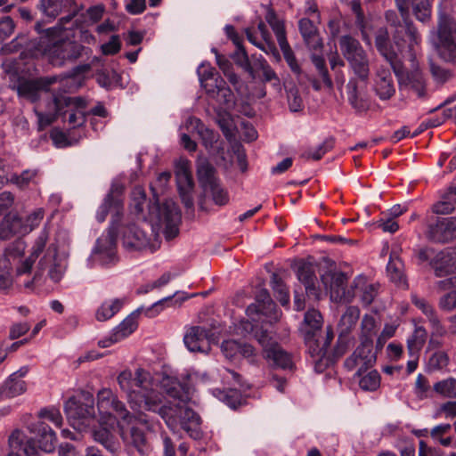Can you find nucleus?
Returning <instances> with one entry per match:
<instances>
[{"instance_id": "3", "label": "nucleus", "mask_w": 456, "mask_h": 456, "mask_svg": "<svg viewBox=\"0 0 456 456\" xmlns=\"http://www.w3.org/2000/svg\"><path fill=\"white\" fill-rule=\"evenodd\" d=\"M339 46L352 72L346 85L348 101L354 108H360L369 84L370 61L360 42L350 36L341 37Z\"/></svg>"}, {"instance_id": "40", "label": "nucleus", "mask_w": 456, "mask_h": 456, "mask_svg": "<svg viewBox=\"0 0 456 456\" xmlns=\"http://www.w3.org/2000/svg\"><path fill=\"white\" fill-rule=\"evenodd\" d=\"M215 94L209 95L210 97L216 98V101L224 106V108L229 109L234 103V95L232 90L226 86L225 81L220 77L217 76L215 79Z\"/></svg>"}, {"instance_id": "30", "label": "nucleus", "mask_w": 456, "mask_h": 456, "mask_svg": "<svg viewBox=\"0 0 456 456\" xmlns=\"http://www.w3.org/2000/svg\"><path fill=\"white\" fill-rule=\"evenodd\" d=\"M28 372V367H21L19 370L10 375L1 387L4 396L12 398L23 394L27 390V385L22 379Z\"/></svg>"}, {"instance_id": "28", "label": "nucleus", "mask_w": 456, "mask_h": 456, "mask_svg": "<svg viewBox=\"0 0 456 456\" xmlns=\"http://www.w3.org/2000/svg\"><path fill=\"white\" fill-rule=\"evenodd\" d=\"M9 446L11 452L8 456H20L21 452L27 456H35L37 453L34 442L20 429L14 430L9 436Z\"/></svg>"}, {"instance_id": "38", "label": "nucleus", "mask_w": 456, "mask_h": 456, "mask_svg": "<svg viewBox=\"0 0 456 456\" xmlns=\"http://www.w3.org/2000/svg\"><path fill=\"white\" fill-rule=\"evenodd\" d=\"M403 268L404 265L401 258L392 253L387 265V275L390 280L398 286L406 287L407 283Z\"/></svg>"}, {"instance_id": "60", "label": "nucleus", "mask_w": 456, "mask_h": 456, "mask_svg": "<svg viewBox=\"0 0 456 456\" xmlns=\"http://www.w3.org/2000/svg\"><path fill=\"white\" fill-rule=\"evenodd\" d=\"M45 216V211L43 208H37L34 210L30 215H28L26 218V224L24 227V231L31 232L33 229L37 227Z\"/></svg>"}, {"instance_id": "53", "label": "nucleus", "mask_w": 456, "mask_h": 456, "mask_svg": "<svg viewBox=\"0 0 456 456\" xmlns=\"http://www.w3.org/2000/svg\"><path fill=\"white\" fill-rule=\"evenodd\" d=\"M217 397L233 409L242 403L241 394L237 389H230L229 391L218 390Z\"/></svg>"}, {"instance_id": "46", "label": "nucleus", "mask_w": 456, "mask_h": 456, "mask_svg": "<svg viewBox=\"0 0 456 456\" xmlns=\"http://www.w3.org/2000/svg\"><path fill=\"white\" fill-rule=\"evenodd\" d=\"M100 429L94 430L93 433L94 439L102 444L108 451L114 453L118 450V444L116 443L113 436L108 429L107 425Z\"/></svg>"}, {"instance_id": "41", "label": "nucleus", "mask_w": 456, "mask_h": 456, "mask_svg": "<svg viewBox=\"0 0 456 456\" xmlns=\"http://www.w3.org/2000/svg\"><path fill=\"white\" fill-rule=\"evenodd\" d=\"M125 304V299L114 298L104 301L97 309L95 317L99 322H105L112 318L120 311Z\"/></svg>"}, {"instance_id": "64", "label": "nucleus", "mask_w": 456, "mask_h": 456, "mask_svg": "<svg viewBox=\"0 0 456 456\" xmlns=\"http://www.w3.org/2000/svg\"><path fill=\"white\" fill-rule=\"evenodd\" d=\"M439 307L448 312L456 308V289L444 295L439 299Z\"/></svg>"}, {"instance_id": "33", "label": "nucleus", "mask_w": 456, "mask_h": 456, "mask_svg": "<svg viewBox=\"0 0 456 456\" xmlns=\"http://www.w3.org/2000/svg\"><path fill=\"white\" fill-rule=\"evenodd\" d=\"M47 238V233L45 231L40 233L32 248V252L30 256L23 262H21L20 265L17 267L16 275L18 278H20L25 274L30 273L34 262L38 257L39 254L42 253L43 249L45 247Z\"/></svg>"}, {"instance_id": "24", "label": "nucleus", "mask_w": 456, "mask_h": 456, "mask_svg": "<svg viewBox=\"0 0 456 456\" xmlns=\"http://www.w3.org/2000/svg\"><path fill=\"white\" fill-rule=\"evenodd\" d=\"M137 423L149 428L148 419L147 424L142 423L138 419H134L132 423H127L128 425H131L128 430H125L124 428H122L121 435L126 444L134 447L140 454L147 455L151 452V445L144 431L135 425Z\"/></svg>"}, {"instance_id": "7", "label": "nucleus", "mask_w": 456, "mask_h": 456, "mask_svg": "<svg viewBox=\"0 0 456 456\" xmlns=\"http://www.w3.org/2000/svg\"><path fill=\"white\" fill-rule=\"evenodd\" d=\"M172 298L173 297H167L153 303L150 307H139L115 327L108 337L99 340V346L102 348L109 347L125 339L137 329V316L141 313H144V314L150 318L155 317L164 309V305L171 301Z\"/></svg>"}, {"instance_id": "36", "label": "nucleus", "mask_w": 456, "mask_h": 456, "mask_svg": "<svg viewBox=\"0 0 456 456\" xmlns=\"http://www.w3.org/2000/svg\"><path fill=\"white\" fill-rule=\"evenodd\" d=\"M299 30L306 45L314 50L322 47V40L317 34V28L314 22L307 18L299 20Z\"/></svg>"}, {"instance_id": "4", "label": "nucleus", "mask_w": 456, "mask_h": 456, "mask_svg": "<svg viewBox=\"0 0 456 456\" xmlns=\"http://www.w3.org/2000/svg\"><path fill=\"white\" fill-rule=\"evenodd\" d=\"M31 55L35 58L45 56L54 66H62L68 61H74L82 55L86 48L61 36V28H47L38 40L30 46Z\"/></svg>"}, {"instance_id": "14", "label": "nucleus", "mask_w": 456, "mask_h": 456, "mask_svg": "<svg viewBox=\"0 0 456 456\" xmlns=\"http://www.w3.org/2000/svg\"><path fill=\"white\" fill-rule=\"evenodd\" d=\"M255 338L262 346L265 357L273 365L281 369H291L293 362L290 355L281 348L266 330L256 331Z\"/></svg>"}, {"instance_id": "5", "label": "nucleus", "mask_w": 456, "mask_h": 456, "mask_svg": "<svg viewBox=\"0 0 456 456\" xmlns=\"http://www.w3.org/2000/svg\"><path fill=\"white\" fill-rule=\"evenodd\" d=\"M430 41L444 61H456V17L446 6H439L437 30H431Z\"/></svg>"}, {"instance_id": "51", "label": "nucleus", "mask_w": 456, "mask_h": 456, "mask_svg": "<svg viewBox=\"0 0 456 456\" xmlns=\"http://www.w3.org/2000/svg\"><path fill=\"white\" fill-rule=\"evenodd\" d=\"M203 191L205 194L210 195L215 204L218 206L226 205L229 201L228 193L222 188L219 182H216L212 186H209Z\"/></svg>"}, {"instance_id": "45", "label": "nucleus", "mask_w": 456, "mask_h": 456, "mask_svg": "<svg viewBox=\"0 0 456 456\" xmlns=\"http://www.w3.org/2000/svg\"><path fill=\"white\" fill-rule=\"evenodd\" d=\"M376 47L381 55L390 63L391 67L396 65V52L388 46L387 33L380 32L376 37Z\"/></svg>"}, {"instance_id": "62", "label": "nucleus", "mask_w": 456, "mask_h": 456, "mask_svg": "<svg viewBox=\"0 0 456 456\" xmlns=\"http://www.w3.org/2000/svg\"><path fill=\"white\" fill-rule=\"evenodd\" d=\"M54 112H47L44 113L42 111H39L37 110H35V113L37 117V122H38V129L44 130L45 127L50 126L59 116L56 112V109L54 108Z\"/></svg>"}, {"instance_id": "52", "label": "nucleus", "mask_w": 456, "mask_h": 456, "mask_svg": "<svg viewBox=\"0 0 456 456\" xmlns=\"http://www.w3.org/2000/svg\"><path fill=\"white\" fill-rule=\"evenodd\" d=\"M434 390L444 397H456V379H447L434 385Z\"/></svg>"}, {"instance_id": "27", "label": "nucleus", "mask_w": 456, "mask_h": 456, "mask_svg": "<svg viewBox=\"0 0 456 456\" xmlns=\"http://www.w3.org/2000/svg\"><path fill=\"white\" fill-rule=\"evenodd\" d=\"M373 90L381 101L390 100L395 95V86L388 68L380 66L377 69L373 78Z\"/></svg>"}, {"instance_id": "20", "label": "nucleus", "mask_w": 456, "mask_h": 456, "mask_svg": "<svg viewBox=\"0 0 456 456\" xmlns=\"http://www.w3.org/2000/svg\"><path fill=\"white\" fill-rule=\"evenodd\" d=\"M427 238L438 243H446L456 239V217H439L429 224L426 232Z\"/></svg>"}, {"instance_id": "15", "label": "nucleus", "mask_w": 456, "mask_h": 456, "mask_svg": "<svg viewBox=\"0 0 456 456\" xmlns=\"http://www.w3.org/2000/svg\"><path fill=\"white\" fill-rule=\"evenodd\" d=\"M398 80L402 94H411L419 98L426 95V80L419 69L403 71L397 65L392 68Z\"/></svg>"}, {"instance_id": "50", "label": "nucleus", "mask_w": 456, "mask_h": 456, "mask_svg": "<svg viewBox=\"0 0 456 456\" xmlns=\"http://www.w3.org/2000/svg\"><path fill=\"white\" fill-rule=\"evenodd\" d=\"M413 12L417 20L421 22L428 20L431 17V4L428 0H411Z\"/></svg>"}, {"instance_id": "48", "label": "nucleus", "mask_w": 456, "mask_h": 456, "mask_svg": "<svg viewBox=\"0 0 456 456\" xmlns=\"http://www.w3.org/2000/svg\"><path fill=\"white\" fill-rule=\"evenodd\" d=\"M146 205V194L142 187H135L132 191L131 212L139 216L142 215L144 206Z\"/></svg>"}, {"instance_id": "9", "label": "nucleus", "mask_w": 456, "mask_h": 456, "mask_svg": "<svg viewBox=\"0 0 456 456\" xmlns=\"http://www.w3.org/2000/svg\"><path fill=\"white\" fill-rule=\"evenodd\" d=\"M53 105L57 114L64 123H68L69 128L78 127L85 123L86 101L83 98L54 94Z\"/></svg>"}, {"instance_id": "22", "label": "nucleus", "mask_w": 456, "mask_h": 456, "mask_svg": "<svg viewBox=\"0 0 456 456\" xmlns=\"http://www.w3.org/2000/svg\"><path fill=\"white\" fill-rule=\"evenodd\" d=\"M211 331L204 327H188L183 342L191 352L208 353L210 351Z\"/></svg>"}, {"instance_id": "47", "label": "nucleus", "mask_w": 456, "mask_h": 456, "mask_svg": "<svg viewBox=\"0 0 456 456\" xmlns=\"http://www.w3.org/2000/svg\"><path fill=\"white\" fill-rule=\"evenodd\" d=\"M271 286L275 297L280 301V303L282 305H288L289 303V294L288 288L283 283L281 279L275 273L272 276Z\"/></svg>"}, {"instance_id": "44", "label": "nucleus", "mask_w": 456, "mask_h": 456, "mask_svg": "<svg viewBox=\"0 0 456 456\" xmlns=\"http://www.w3.org/2000/svg\"><path fill=\"white\" fill-rule=\"evenodd\" d=\"M360 317V310L357 306H349L343 314L338 323L341 334L349 333L355 326Z\"/></svg>"}, {"instance_id": "2", "label": "nucleus", "mask_w": 456, "mask_h": 456, "mask_svg": "<svg viewBox=\"0 0 456 456\" xmlns=\"http://www.w3.org/2000/svg\"><path fill=\"white\" fill-rule=\"evenodd\" d=\"M3 68L8 76L10 86L17 92L20 98L35 102L38 100L41 91L49 90L54 84H59V89L63 92H73L80 85L77 83V76L90 69L89 65L77 66L73 72L65 76H52L37 79L28 78L20 72L19 63L12 59H7L3 63Z\"/></svg>"}, {"instance_id": "39", "label": "nucleus", "mask_w": 456, "mask_h": 456, "mask_svg": "<svg viewBox=\"0 0 456 456\" xmlns=\"http://www.w3.org/2000/svg\"><path fill=\"white\" fill-rule=\"evenodd\" d=\"M197 174L199 182L203 190L219 182L216 177V170L213 166L205 159H199L197 162Z\"/></svg>"}, {"instance_id": "58", "label": "nucleus", "mask_w": 456, "mask_h": 456, "mask_svg": "<svg viewBox=\"0 0 456 456\" xmlns=\"http://www.w3.org/2000/svg\"><path fill=\"white\" fill-rule=\"evenodd\" d=\"M259 69L262 70L263 77L265 81L273 82V86L280 89V80L274 72V70L270 67L267 61L264 59L258 60Z\"/></svg>"}, {"instance_id": "57", "label": "nucleus", "mask_w": 456, "mask_h": 456, "mask_svg": "<svg viewBox=\"0 0 456 456\" xmlns=\"http://www.w3.org/2000/svg\"><path fill=\"white\" fill-rule=\"evenodd\" d=\"M38 416L41 419H45L51 421L56 427H61L62 425V421H63L62 416L61 414V411L57 408H54V407L44 408L39 411Z\"/></svg>"}, {"instance_id": "26", "label": "nucleus", "mask_w": 456, "mask_h": 456, "mask_svg": "<svg viewBox=\"0 0 456 456\" xmlns=\"http://www.w3.org/2000/svg\"><path fill=\"white\" fill-rule=\"evenodd\" d=\"M246 35L248 40L251 44L263 50L265 53L268 54L271 53L276 57L279 56L278 50L275 47L272 36L263 21L258 23L256 29L247 28Z\"/></svg>"}, {"instance_id": "16", "label": "nucleus", "mask_w": 456, "mask_h": 456, "mask_svg": "<svg viewBox=\"0 0 456 456\" xmlns=\"http://www.w3.org/2000/svg\"><path fill=\"white\" fill-rule=\"evenodd\" d=\"M322 316L319 311L310 309L305 313L300 330L310 354H317L321 350L319 334L322 333Z\"/></svg>"}, {"instance_id": "54", "label": "nucleus", "mask_w": 456, "mask_h": 456, "mask_svg": "<svg viewBox=\"0 0 456 456\" xmlns=\"http://www.w3.org/2000/svg\"><path fill=\"white\" fill-rule=\"evenodd\" d=\"M36 170H24L20 175H12L10 179V183L15 184L20 189H24L28 186L29 183L36 177Z\"/></svg>"}, {"instance_id": "55", "label": "nucleus", "mask_w": 456, "mask_h": 456, "mask_svg": "<svg viewBox=\"0 0 456 456\" xmlns=\"http://www.w3.org/2000/svg\"><path fill=\"white\" fill-rule=\"evenodd\" d=\"M456 197V188H451L448 193V200H442L433 206V211L436 214L446 215L453 211L455 206L451 201L452 197Z\"/></svg>"}, {"instance_id": "6", "label": "nucleus", "mask_w": 456, "mask_h": 456, "mask_svg": "<svg viewBox=\"0 0 456 456\" xmlns=\"http://www.w3.org/2000/svg\"><path fill=\"white\" fill-rule=\"evenodd\" d=\"M411 0H395L397 7L403 20V24H395V12L388 11L386 18L391 25L395 26L394 41L398 52L403 53L408 49L411 55L415 53V46L420 42V36L417 29L409 20V5Z\"/></svg>"}, {"instance_id": "1", "label": "nucleus", "mask_w": 456, "mask_h": 456, "mask_svg": "<svg viewBox=\"0 0 456 456\" xmlns=\"http://www.w3.org/2000/svg\"><path fill=\"white\" fill-rule=\"evenodd\" d=\"M171 387L167 388V395L175 403L172 405H162L163 395L153 387V379L149 371L138 368L134 373L125 370L118 376V383L122 392L126 395L131 409L137 412L131 414L125 404L108 388L98 392L97 406L102 425L114 426L117 417L126 423L138 419L147 424V416L143 411L158 412L165 420L167 427L175 431L180 423L182 428L193 439H200L202 432L200 416L186 406L191 400L188 389L180 383L168 380Z\"/></svg>"}, {"instance_id": "19", "label": "nucleus", "mask_w": 456, "mask_h": 456, "mask_svg": "<svg viewBox=\"0 0 456 456\" xmlns=\"http://www.w3.org/2000/svg\"><path fill=\"white\" fill-rule=\"evenodd\" d=\"M115 228L110 226L97 240L92 252V257L102 265L112 264L117 259Z\"/></svg>"}, {"instance_id": "29", "label": "nucleus", "mask_w": 456, "mask_h": 456, "mask_svg": "<svg viewBox=\"0 0 456 456\" xmlns=\"http://www.w3.org/2000/svg\"><path fill=\"white\" fill-rule=\"evenodd\" d=\"M184 127L187 131L196 132L201 139L202 144L208 151L215 148V144L218 142L219 134L204 126L200 119L195 117L187 118Z\"/></svg>"}, {"instance_id": "34", "label": "nucleus", "mask_w": 456, "mask_h": 456, "mask_svg": "<svg viewBox=\"0 0 456 456\" xmlns=\"http://www.w3.org/2000/svg\"><path fill=\"white\" fill-rule=\"evenodd\" d=\"M355 376L360 388L363 391L374 392L380 387L381 377L376 370L359 369Z\"/></svg>"}, {"instance_id": "13", "label": "nucleus", "mask_w": 456, "mask_h": 456, "mask_svg": "<svg viewBox=\"0 0 456 456\" xmlns=\"http://www.w3.org/2000/svg\"><path fill=\"white\" fill-rule=\"evenodd\" d=\"M348 279V275L342 272H328L322 276V283L329 290L332 301L349 303L355 297L352 287L347 289Z\"/></svg>"}, {"instance_id": "37", "label": "nucleus", "mask_w": 456, "mask_h": 456, "mask_svg": "<svg viewBox=\"0 0 456 456\" xmlns=\"http://www.w3.org/2000/svg\"><path fill=\"white\" fill-rule=\"evenodd\" d=\"M297 276L300 282L305 286L308 295L317 296L315 282L317 281L314 268L310 264H301L297 271Z\"/></svg>"}, {"instance_id": "31", "label": "nucleus", "mask_w": 456, "mask_h": 456, "mask_svg": "<svg viewBox=\"0 0 456 456\" xmlns=\"http://www.w3.org/2000/svg\"><path fill=\"white\" fill-rule=\"evenodd\" d=\"M378 284L369 282L364 275H358L353 281L352 290L363 305H369L378 294Z\"/></svg>"}, {"instance_id": "32", "label": "nucleus", "mask_w": 456, "mask_h": 456, "mask_svg": "<svg viewBox=\"0 0 456 456\" xmlns=\"http://www.w3.org/2000/svg\"><path fill=\"white\" fill-rule=\"evenodd\" d=\"M28 428L32 433H37L39 436V447L45 452H52L55 449L57 442L56 434L45 423L37 422L31 424Z\"/></svg>"}, {"instance_id": "42", "label": "nucleus", "mask_w": 456, "mask_h": 456, "mask_svg": "<svg viewBox=\"0 0 456 456\" xmlns=\"http://www.w3.org/2000/svg\"><path fill=\"white\" fill-rule=\"evenodd\" d=\"M197 73L201 86L206 90L208 95L214 96L215 89L213 86H215L216 77L219 75L215 72L214 68L205 63L200 64L198 68Z\"/></svg>"}, {"instance_id": "49", "label": "nucleus", "mask_w": 456, "mask_h": 456, "mask_svg": "<svg viewBox=\"0 0 456 456\" xmlns=\"http://www.w3.org/2000/svg\"><path fill=\"white\" fill-rule=\"evenodd\" d=\"M377 332V322L372 315L365 314L361 322L360 340L368 338L373 343V337Z\"/></svg>"}, {"instance_id": "56", "label": "nucleus", "mask_w": 456, "mask_h": 456, "mask_svg": "<svg viewBox=\"0 0 456 456\" xmlns=\"http://www.w3.org/2000/svg\"><path fill=\"white\" fill-rule=\"evenodd\" d=\"M449 363V357L445 352L438 351L434 353L428 360V367L431 370H442Z\"/></svg>"}, {"instance_id": "43", "label": "nucleus", "mask_w": 456, "mask_h": 456, "mask_svg": "<svg viewBox=\"0 0 456 456\" xmlns=\"http://www.w3.org/2000/svg\"><path fill=\"white\" fill-rule=\"evenodd\" d=\"M427 339V331L423 327H416L407 339V349L411 358H418Z\"/></svg>"}, {"instance_id": "63", "label": "nucleus", "mask_w": 456, "mask_h": 456, "mask_svg": "<svg viewBox=\"0 0 456 456\" xmlns=\"http://www.w3.org/2000/svg\"><path fill=\"white\" fill-rule=\"evenodd\" d=\"M377 226L385 232L395 233L399 229V224L395 219L387 216V215L377 221Z\"/></svg>"}, {"instance_id": "18", "label": "nucleus", "mask_w": 456, "mask_h": 456, "mask_svg": "<svg viewBox=\"0 0 456 456\" xmlns=\"http://www.w3.org/2000/svg\"><path fill=\"white\" fill-rule=\"evenodd\" d=\"M122 188L112 184L110 192L106 196L96 212V219L99 223L105 221L109 213L112 215L110 226L113 225L117 231V224L119 222L123 213V200L120 196Z\"/></svg>"}, {"instance_id": "59", "label": "nucleus", "mask_w": 456, "mask_h": 456, "mask_svg": "<svg viewBox=\"0 0 456 456\" xmlns=\"http://www.w3.org/2000/svg\"><path fill=\"white\" fill-rule=\"evenodd\" d=\"M430 392V385L428 379L422 374H419L414 387L415 395L419 398L423 399L428 396V393Z\"/></svg>"}, {"instance_id": "8", "label": "nucleus", "mask_w": 456, "mask_h": 456, "mask_svg": "<svg viewBox=\"0 0 456 456\" xmlns=\"http://www.w3.org/2000/svg\"><path fill=\"white\" fill-rule=\"evenodd\" d=\"M414 256L419 265L428 262L437 277L447 276L456 270L455 249L436 251L433 248L423 247L414 249Z\"/></svg>"}, {"instance_id": "23", "label": "nucleus", "mask_w": 456, "mask_h": 456, "mask_svg": "<svg viewBox=\"0 0 456 456\" xmlns=\"http://www.w3.org/2000/svg\"><path fill=\"white\" fill-rule=\"evenodd\" d=\"M64 411L73 425L76 421L88 425L90 419L94 417V407L91 398H88L86 403H82L76 397H70L64 404Z\"/></svg>"}, {"instance_id": "61", "label": "nucleus", "mask_w": 456, "mask_h": 456, "mask_svg": "<svg viewBox=\"0 0 456 456\" xmlns=\"http://www.w3.org/2000/svg\"><path fill=\"white\" fill-rule=\"evenodd\" d=\"M313 62H314V66L316 67V69L319 70L320 76L322 77L323 83L329 88H331L332 87V81H331V79H330V77L329 76L328 69L325 67V61H324V59L322 57L314 56L313 57Z\"/></svg>"}, {"instance_id": "21", "label": "nucleus", "mask_w": 456, "mask_h": 456, "mask_svg": "<svg viewBox=\"0 0 456 456\" xmlns=\"http://www.w3.org/2000/svg\"><path fill=\"white\" fill-rule=\"evenodd\" d=\"M376 362V354L373 352V343L368 338L360 340V345L353 354L345 361V366L352 370L355 368L369 369Z\"/></svg>"}, {"instance_id": "12", "label": "nucleus", "mask_w": 456, "mask_h": 456, "mask_svg": "<svg viewBox=\"0 0 456 456\" xmlns=\"http://www.w3.org/2000/svg\"><path fill=\"white\" fill-rule=\"evenodd\" d=\"M153 209L154 212H151L150 215L155 216H151L150 219L156 220L159 224L163 226L165 238L169 240L176 237L181 222V213L176 204L173 201H167L161 208L153 207Z\"/></svg>"}, {"instance_id": "10", "label": "nucleus", "mask_w": 456, "mask_h": 456, "mask_svg": "<svg viewBox=\"0 0 456 456\" xmlns=\"http://www.w3.org/2000/svg\"><path fill=\"white\" fill-rule=\"evenodd\" d=\"M246 314L254 322L267 323L276 322L281 314L265 289L258 291L256 302L247 307Z\"/></svg>"}, {"instance_id": "17", "label": "nucleus", "mask_w": 456, "mask_h": 456, "mask_svg": "<svg viewBox=\"0 0 456 456\" xmlns=\"http://www.w3.org/2000/svg\"><path fill=\"white\" fill-rule=\"evenodd\" d=\"M175 179L181 200L187 209L193 208L194 183L191 172V164L187 159H180L175 164Z\"/></svg>"}, {"instance_id": "11", "label": "nucleus", "mask_w": 456, "mask_h": 456, "mask_svg": "<svg viewBox=\"0 0 456 456\" xmlns=\"http://www.w3.org/2000/svg\"><path fill=\"white\" fill-rule=\"evenodd\" d=\"M266 13L265 16V21L272 28L279 44V46L283 53L284 59L290 69L299 74L301 71L300 66L297 61L293 51L291 50L286 37L285 23L282 19L278 17L273 9L270 6H266Z\"/></svg>"}, {"instance_id": "35", "label": "nucleus", "mask_w": 456, "mask_h": 456, "mask_svg": "<svg viewBox=\"0 0 456 456\" xmlns=\"http://www.w3.org/2000/svg\"><path fill=\"white\" fill-rule=\"evenodd\" d=\"M73 5H75L74 0H40L37 8L44 16L53 20L64 8Z\"/></svg>"}, {"instance_id": "25", "label": "nucleus", "mask_w": 456, "mask_h": 456, "mask_svg": "<svg viewBox=\"0 0 456 456\" xmlns=\"http://www.w3.org/2000/svg\"><path fill=\"white\" fill-rule=\"evenodd\" d=\"M121 235L123 246L127 249L142 250L150 246V236L134 224L124 226Z\"/></svg>"}]
</instances>
